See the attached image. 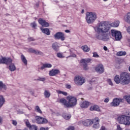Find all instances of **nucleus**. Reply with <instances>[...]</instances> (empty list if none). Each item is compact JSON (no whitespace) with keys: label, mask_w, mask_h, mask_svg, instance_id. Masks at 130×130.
<instances>
[{"label":"nucleus","mask_w":130,"mask_h":130,"mask_svg":"<svg viewBox=\"0 0 130 130\" xmlns=\"http://www.w3.org/2000/svg\"><path fill=\"white\" fill-rule=\"evenodd\" d=\"M98 34L95 35L96 39L103 41H108L110 39V35L115 38L116 41L121 39V32L119 31L111 29L109 32L110 27L108 26V23L106 21H102L95 28Z\"/></svg>","instance_id":"f257e3e1"},{"label":"nucleus","mask_w":130,"mask_h":130,"mask_svg":"<svg viewBox=\"0 0 130 130\" xmlns=\"http://www.w3.org/2000/svg\"><path fill=\"white\" fill-rule=\"evenodd\" d=\"M67 100L64 98L60 99L58 101L59 103H61L62 105H64L65 108H71L72 107H75L77 105L78 100L77 98L72 95H69L67 96Z\"/></svg>","instance_id":"f03ea898"},{"label":"nucleus","mask_w":130,"mask_h":130,"mask_svg":"<svg viewBox=\"0 0 130 130\" xmlns=\"http://www.w3.org/2000/svg\"><path fill=\"white\" fill-rule=\"evenodd\" d=\"M114 81L116 84H120V82L122 85H127L129 84L130 77L129 74L126 72H122L119 75H116L114 78Z\"/></svg>","instance_id":"7ed1b4c3"},{"label":"nucleus","mask_w":130,"mask_h":130,"mask_svg":"<svg viewBox=\"0 0 130 130\" xmlns=\"http://www.w3.org/2000/svg\"><path fill=\"white\" fill-rule=\"evenodd\" d=\"M13 59L11 58H6L1 56L0 58V63H4L5 64L9 65V69L11 72H14L16 70V67L14 63H12Z\"/></svg>","instance_id":"20e7f679"},{"label":"nucleus","mask_w":130,"mask_h":130,"mask_svg":"<svg viewBox=\"0 0 130 130\" xmlns=\"http://www.w3.org/2000/svg\"><path fill=\"white\" fill-rule=\"evenodd\" d=\"M97 18V13L95 12H87L86 13L85 19L88 24H93Z\"/></svg>","instance_id":"39448f33"},{"label":"nucleus","mask_w":130,"mask_h":130,"mask_svg":"<svg viewBox=\"0 0 130 130\" xmlns=\"http://www.w3.org/2000/svg\"><path fill=\"white\" fill-rule=\"evenodd\" d=\"M117 119L120 124L130 125V116L125 115H121L117 117Z\"/></svg>","instance_id":"423d86ee"},{"label":"nucleus","mask_w":130,"mask_h":130,"mask_svg":"<svg viewBox=\"0 0 130 130\" xmlns=\"http://www.w3.org/2000/svg\"><path fill=\"white\" fill-rule=\"evenodd\" d=\"M91 61H92V59L90 58L81 59L80 62L82 63V66L85 71L88 70V63L91 62Z\"/></svg>","instance_id":"0eeeda50"},{"label":"nucleus","mask_w":130,"mask_h":130,"mask_svg":"<svg viewBox=\"0 0 130 130\" xmlns=\"http://www.w3.org/2000/svg\"><path fill=\"white\" fill-rule=\"evenodd\" d=\"M74 82L76 85H78L79 86H82L84 83H85V78L84 77H82L81 76L76 77L74 79Z\"/></svg>","instance_id":"6e6552de"},{"label":"nucleus","mask_w":130,"mask_h":130,"mask_svg":"<svg viewBox=\"0 0 130 130\" xmlns=\"http://www.w3.org/2000/svg\"><path fill=\"white\" fill-rule=\"evenodd\" d=\"M121 101H122V99L115 98L113 100L110 105L111 107H117V106H119Z\"/></svg>","instance_id":"1a4fd4ad"},{"label":"nucleus","mask_w":130,"mask_h":130,"mask_svg":"<svg viewBox=\"0 0 130 130\" xmlns=\"http://www.w3.org/2000/svg\"><path fill=\"white\" fill-rule=\"evenodd\" d=\"M36 120L39 124H45L48 122L46 118L38 116H36Z\"/></svg>","instance_id":"9d476101"},{"label":"nucleus","mask_w":130,"mask_h":130,"mask_svg":"<svg viewBox=\"0 0 130 130\" xmlns=\"http://www.w3.org/2000/svg\"><path fill=\"white\" fill-rule=\"evenodd\" d=\"M54 38H55V39H60L61 41H63L66 39V38L64 37V34H63V32H56L54 35Z\"/></svg>","instance_id":"9b49d317"},{"label":"nucleus","mask_w":130,"mask_h":130,"mask_svg":"<svg viewBox=\"0 0 130 130\" xmlns=\"http://www.w3.org/2000/svg\"><path fill=\"white\" fill-rule=\"evenodd\" d=\"M95 71L98 74H103L105 71L104 66L102 64H99L95 67Z\"/></svg>","instance_id":"f8f14e48"},{"label":"nucleus","mask_w":130,"mask_h":130,"mask_svg":"<svg viewBox=\"0 0 130 130\" xmlns=\"http://www.w3.org/2000/svg\"><path fill=\"white\" fill-rule=\"evenodd\" d=\"M38 22H39V24L41 25L42 27H49L50 26L49 23L45 21V20L43 19V18H39Z\"/></svg>","instance_id":"ddd939ff"},{"label":"nucleus","mask_w":130,"mask_h":130,"mask_svg":"<svg viewBox=\"0 0 130 130\" xmlns=\"http://www.w3.org/2000/svg\"><path fill=\"white\" fill-rule=\"evenodd\" d=\"M60 73V71H59V70L52 69L49 71V76H50V77H53L54 76H56V75H58Z\"/></svg>","instance_id":"4468645a"},{"label":"nucleus","mask_w":130,"mask_h":130,"mask_svg":"<svg viewBox=\"0 0 130 130\" xmlns=\"http://www.w3.org/2000/svg\"><path fill=\"white\" fill-rule=\"evenodd\" d=\"M81 123H82L84 126H91V125H92V120L87 119L82 121Z\"/></svg>","instance_id":"2eb2a0df"},{"label":"nucleus","mask_w":130,"mask_h":130,"mask_svg":"<svg viewBox=\"0 0 130 130\" xmlns=\"http://www.w3.org/2000/svg\"><path fill=\"white\" fill-rule=\"evenodd\" d=\"M29 52H31V53H35V54L37 55H43V52L39 51V50H36L35 49H32V48H29L28 49Z\"/></svg>","instance_id":"dca6fc26"},{"label":"nucleus","mask_w":130,"mask_h":130,"mask_svg":"<svg viewBox=\"0 0 130 130\" xmlns=\"http://www.w3.org/2000/svg\"><path fill=\"white\" fill-rule=\"evenodd\" d=\"M52 67V65L50 63H43L42 66L38 69L39 71L40 70L41 71H43L46 68H50Z\"/></svg>","instance_id":"f3484780"},{"label":"nucleus","mask_w":130,"mask_h":130,"mask_svg":"<svg viewBox=\"0 0 130 130\" xmlns=\"http://www.w3.org/2000/svg\"><path fill=\"white\" fill-rule=\"evenodd\" d=\"M89 110H90V111H98L99 112L101 111L100 108L97 105L91 106Z\"/></svg>","instance_id":"a211bd4d"},{"label":"nucleus","mask_w":130,"mask_h":130,"mask_svg":"<svg viewBox=\"0 0 130 130\" xmlns=\"http://www.w3.org/2000/svg\"><path fill=\"white\" fill-rule=\"evenodd\" d=\"M89 105H90V102L88 101H84L81 103L80 106L81 108H84L86 109V108H88V107H89Z\"/></svg>","instance_id":"6ab92c4d"},{"label":"nucleus","mask_w":130,"mask_h":130,"mask_svg":"<svg viewBox=\"0 0 130 130\" xmlns=\"http://www.w3.org/2000/svg\"><path fill=\"white\" fill-rule=\"evenodd\" d=\"M40 29L44 34H46L48 36L50 35V30H49V29L47 28H42V27H41Z\"/></svg>","instance_id":"aec40b11"},{"label":"nucleus","mask_w":130,"mask_h":130,"mask_svg":"<svg viewBox=\"0 0 130 130\" xmlns=\"http://www.w3.org/2000/svg\"><path fill=\"white\" fill-rule=\"evenodd\" d=\"M52 47L55 51H58L59 50V46H58L57 42L53 43L52 45Z\"/></svg>","instance_id":"412c9836"},{"label":"nucleus","mask_w":130,"mask_h":130,"mask_svg":"<svg viewBox=\"0 0 130 130\" xmlns=\"http://www.w3.org/2000/svg\"><path fill=\"white\" fill-rule=\"evenodd\" d=\"M92 121V124H97V123H100V119L98 117H95L94 119H91Z\"/></svg>","instance_id":"4be33fe9"},{"label":"nucleus","mask_w":130,"mask_h":130,"mask_svg":"<svg viewBox=\"0 0 130 130\" xmlns=\"http://www.w3.org/2000/svg\"><path fill=\"white\" fill-rule=\"evenodd\" d=\"M125 21L130 25V12H128L124 18Z\"/></svg>","instance_id":"5701e85b"},{"label":"nucleus","mask_w":130,"mask_h":130,"mask_svg":"<svg viewBox=\"0 0 130 130\" xmlns=\"http://www.w3.org/2000/svg\"><path fill=\"white\" fill-rule=\"evenodd\" d=\"M21 59L22 62H23V63L25 66H27V64H28V61L27 60V59H26V57H25V56H24V55L22 54L21 55Z\"/></svg>","instance_id":"b1692460"},{"label":"nucleus","mask_w":130,"mask_h":130,"mask_svg":"<svg viewBox=\"0 0 130 130\" xmlns=\"http://www.w3.org/2000/svg\"><path fill=\"white\" fill-rule=\"evenodd\" d=\"M81 49L84 52H89L90 51V48L88 47L87 45L82 46L81 47Z\"/></svg>","instance_id":"393cba45"},{"label":"nucleus","mask_w":130,"mask_h":130,"mask_svg":"<svg viewBox=\"0 0 130 130\" xmlns=\"http://www.w3.org/2000/svg\"><path fill=\"white\" fill-rule=\"evenodd\" d=\"M119 26V21H116L110 24L111 27H118Z\"/></svg>","instance_id":"a878e982"},{"label":"nucleus","mask_w":130,"mask_h":130,"mask_svg":"<svg viewBox=\"0 0 130 130\" xmlns=\"http://www.w3.org/2000/svg\"><path fill=\"white\" fill-rule=\"evenodd\" d=\"M5 103V99L3 95H0V108L3 107Z\"/></svg>","instance_id":"bb28decb"},{"label":"nucleus","mask_w":130,"mask_h":130,"mask_svg":"<svg viewBox=\"0 0 130 130\" xmlns=\"http://www.w3.org/2000/svg\"><path fill=\"white\" fill-rule=\"evenodd\" d=\"M44 95L45 97V98H49L50 97V92L49 91V90H45Z\"/></svg>","instance_id":"cd10ccee"},{"label":"nucleus","mask_w":130,"mask_h":130,"mask_svg":"<svg viewBox=\"0 0 130 130\" xmlns=\"http://www.w3.org/2000/svg\"><path fill=\"white\" fill-rule=\"evenodd\" d=\"M117 56H122L124 55H126V52L124 51H119L116 54Z\"/></svg>","instance_id":"c85d7f7f"},{"label":"nucleus","mask_w":130,"mask_h":130,"mask_svg":"<svg viewBox=\"0 0 130 130\" xmlns=\"http://www.w3.org/2000/svg\"><path fill=\"white\" fill-rule=\"evenodd\" d=\"M3 89L6 90L7 89V86L3 83V81H0V90Z\"/></svg>","instance_id":"c756f323"},{"label":"nucleus","mask_w":130,"mask_h":130,"mask_svg":"<svg viewBox=\"0 0 130 130\" xmlns=\"http://www.w3.org/2000/svg\"><path fill=\"white\" fill-rule=\"evenodd\" d=\"M56 92L58 94H62L64 96H68V92H67L62 91L60 90H57Z\"/></svg>","instance_id":"7c9ffc66"},{"label":"nucleus","mask_w":130,"mask_h":130,"mask_svg":"<svg viewBox=\"0 0 130 130\" xmlns=\"http://www.w3.org/2000/svg\"><path fill=\"white\" fill-rule=\"evenodd\" d=\"M70 52V55L68 56V57H77V55L76 54L73 53L72 50H69Z\"/></svg>","instance_id":"2f4dec72"},{"label":"nucleus","mask_w":130,"mask_h":130,"mask_svg":"<svg viewBox=\"0 0 130 130\" xmlns=\"http://www.w3.org/2000/svg\"><path fill=\"white\" fill-rule=\"evenodd\" d=\"M35 109L37 112H38V113H40L41 114H42V111H41L40 108L38 106H36Z\"/></svg>","instance_id":"473e14b6"},{"label":"nucleus","mask_w":130,"mask_h":130,"mask_svg":"<svg viewBox=\"0 0 130 130\" xmlns=\"http://www.w3.org/2000/svg\"><path fill=\"white\" fill-rule=\"evenodd\" d=\"M30 26L34 29H36V27H37V23L35 21L30 23Z\"/></svg>","instance_id":"72a5a7b5"},{"label":"nucleus","mask_w":130,"mask_h":130,"mask_svg":"<svg viewBox=\"0 0 130 130\" xmlns=\"http://www.w3.org/2000/svg\"><path fill=\"white\" fill-rule=\"evenodd\" d=\"M57 56L59 58H63L64 57V55L62 54V53H60V52L57 53Z\"/></svg>","instance_id":"f704fd0d"},{"label":"nucleus","mask_w":130,"mask_h":130,"mask_svg":"<svg viewBox=\"0 0 130 130\" xmlns=\"http://www.w3.org/2000/svg\"><path fill=\"white\" fill-rule=\"evenodd\" d=\"M29 130H38V127L35 125H31Z\"/></svg>","instance_id":"c9c22d12"},{"label":"nucleus","mask_w":130,"mask_h":130,"mask_svg":"<svg viewBox=\"0 0 130 130\" xmlns=\"http://www.w3.org/2000/svg\"><path fill=\"white\" fill-rule=\"evenodd\" d=\"M45 80H46V79L44 77L43 78H41V77H39V79H35V81H40L41 82H44V81H45Z\"/></svg>","instance_id":"e433bc0d"},{"label":"nucleus","mask_w":130,"mask_h":130,"mask_svg":"<svg viewBox=\"0 0 130 130\" xmlns=\"http://www.w3.org/2000/svg\"><path fill=\"white\" fill-rule=\"evenodd\" d=\"M124 98L126 101H127V103H128V104H130V95H128V96L126 95L124 96Z\"/></svg>","instance_id":"4c0bfd02"},{"label":"nucleus","mask_w":130,"mask_h":130,"mask_svg":"<svg viewBox=\"0 0 130 130\" xmlns=\"http://www.w3.org/2000/svg\"><path fill=\"white\" fill-rule=\"evenodd\" d=\"M92 127L93 128H99V127H100V124H99V123H97V124H93Z\"/></svg>","instance_id":"58836bf2"},{"label":"nucleus","mask_w":130,"mask_h":130,"mask_svg":"<svg viewBox=\"0 0 130 130\" xmlns=\"http://www.w3.org/2000/svg\"><path fill=\"white\" fill-rule=\"evenodd\" d=\"M65 119H70L72 117V115H65L63 116Z\"/></svg>","instance_id":"ea45409f"},{"label":"nucleus","mask_w":130,"mask_h":130,"mask_svg":"<svg viewBox=\"0 0 130 130\" xmlns=\"http://www.w3.org/2000/svg\"><path fill=\"white\" fill-rule=\"evenodd\" d=\"M107 81L108 82L109 85H110L111 86H113V83H112V81H111V79H108Z\"/></svg>","instance_id":"a19ab883"},{"label":"nucleus","mask_w":130,"mask_h":130,"mask_svg":"<svg viewBox=\"0 0 130 130\" xmlns=\"http://www.w3.org/2000/svg\"><path fill=\"white\" fill-rule=\"evenodd\" d=\"M93 57H96V58L100 57L99 55H98V53L96 52H93Z\"/></svg>","instance_id":"79ce46f5"},{"label":"nucleus","mask_w":130,"mask_h":130,"mask_svg":"<svg viewBox=\"0 0 130 130\" xmlns=\"http://www.w3.org/2000/svg\"><path fill=\"white\" fill-rule=\"evenodd\" d=\"M66 130H75V127L73 126H70Z\"/></svg>","instance_id":"37998d69"},{"label":"nucleus","mask_w":130,"mask_h":130,"mask_svg":"<svg viewBox=\"0 0 130 130\" xmlns=\"http://www.w3.org/2000/svg\"><path fill=\"white\" fill-rule=\"evenodd\" d=\"M26 126L28 127L29 129L32 127V125L30 124V122H26Z\"/></svg>","instance_id":"c03bdc74"},{"label":"nucleus","mask_w":130,"mask_h":130,"mask_svg":"<svg viewBox=\"0 0 130 130\" xmlns=\"http://www.w3.org/2000/svg\"><path fill=\"white\" fill-rule=\"evenodd\" d=\"M28 41H35V40L34 39V37H29L28 38Z\"/></svg>","instance_id":"a18cd8bd"},{"label":"nucleus","mask_w":130,"mask_h":130,"mask_svg":"<svg viewBox=\"0 0 130 130\" xmlns=\"http://www.w3.org/2000/svg\"><path fill=\"white\" fill-rule=\"evenodd\" d=\"M65 86H66V88H67V89H71V88H72V86L68 84H66Z\"/></svg>","instance_id":"49530a36"},{"label":"nucleus","mask_w":130,"mask_h":130,"mask_svg":"<svg viewBox=\"0 0 130 130\" xmlns=\"http://www.w3.org/2000/svg\"><path fill=\"white\" fill-rule=\"evenodd\" d=\"M117 130H122V128L120 127V125L118 124L117 125Z\"/></svg>","instance_id":"de8ad7c7"},{"label":"nucleus","mask_w":130,"mask_h":130,"mask_svg":"<svg viewBox=\"0 0 130 130\" xmlns=\"http://www.w3.org/2000/svg\"><path fill=\"white\" fill-rule=\"evenodd\" d=\"M104 102H105L106 103H108V102H109V98H106L104 100Z\"/></svg>","instance_id":"09e8293b"},{"label":"nucleus","mask_w":130,"mask_h":130,"mask_svg":"<svg viewBox=\"0 0 130 130\" xmlns=\"http://www.w3.org/2000/svg\"><path fill=\"white\" fill-rule=\"evenodd\" d=\"M12 123L13 125H17V121L13 120Z\"/></svg>","instance_id":"8fccbe9b"},{"label":"nucleus","mask_w":130,"mask_h":130,"mask_svg":"<svg viewBox=\"0 0 130 130\" xmlns=\"http://www.w3.org/2000/svg\"><path fill=\"white\" fill-rule=\"evenodd\" d=\"M48 129H49L48 127L45 128V127H42L40 128V130H48Z\"/></svg>","instance_id":"3c124183"},{"label":"nucleus","mask_w":130,"mask_h":130,"mask_svg":"<svg viewBox=\"0 0 130 130\" xmlns=\"http://www.w3.org/2000/svg\"><path fill=\"white\" fill-rule=\"evenodd\" d=\"M126 30L127 32L130 35V26L127 28Z\"/></svg>","instance_id":"603ef678"},{"label":"nucleus","mask_w":130,"mask_h":130,"mask_svg":"<svg viewBox=\"0 0 130 130\" xmlns=\"http://www.w3.org/2000/svg\"><path fill=\"white\" fill-rule=\"evenodd\" d=\"M100 130H107V129H106V127H105V126H102L101 127Z\"/></svg>","instance_id":"864d4df0"},{"label":"nucleus","mask_w":130,"mask_h":130,"mask_svg":"<svg viewBox=\"0 0 130 130\" xmlns=\"http://www.w3.org/2000/svg\"><path fill=\"white\" fill-rule=\"evenodd\" d=\"M36 8H39V3L36 4Z\"/></svg>","instance_id":"5fc2aeb1"},{"label":"nucleus","mask_w":130,"mask_h":130,"mask_svg":"<svg viewBox=\"0 0 130 130\" xmlns=\"http://www.w3.org/2000/svg\"><path fill=\"white\" fill-rule=\"evenodd\" d=\"M118 61V63H119V64H120V63L122 62V60L121 59H119Z\"/></svg>","instance_id":"6e6d98bb"},{"label":"nucleus","mask_w":130,"mask_h":130,"mask_svg":"<svg viewBox=\"0 0 130 130\" xmlns=\"http://www.w3.org/2000/svg\"><path fill=\"white\" fill-rule=\"evenodd\" d=\"M0 123H3V118L0 116Z\"/></svg>","instance_id":"4d7b16f0"},{"label":"nucleus","mask_w":130,"mask_h":130,"mask_svg":"<svg viewBox=\"0 0 130 130\" xmlns=\"http://www.w3.org/2000/svg\"><path fill=\"white\" fill-rule=\"evenodd\" d=\"M65 32H66V33H71V31H70V30H69V29L66 30H65Z\"/></svg>","instance_id":"13d9d810"},{"label":"nucleus","mask_w":130,"mask_h":130,"mask_svg":"<svg viewBox=\"0 0 130 130\" xmlns=\"http://www.w3.org/2000/svg\"><path fill=\"white\" fill-rule=\"evenodd\" d=\"M104 50H105V51H107V47L104 46Z\"/></svg>","instance_id":"bf43d9fd"},{"label":"nucleus","mask_w":130,"mask_h":130,"mask_svg":"<svg viewBox=\"0 0 130 130\" xmlns=\"http://www.w3.org/2000/svg\"><path fill=\"white\" fill-rule=\"evenodd\" d=\"M84 13H85V10L82 9V11H81V13L82 14H84Z\"/></svg>","instance_id":"052dcab7"},{"label":"nucleus","mask_w":130,"mask_h":130,"mask_svg":"<svg viewBox=\"0 0 130 130\" xmlns=\"http://www.w3.org/2000/svg\"><path fill=\"white\" fill-rule=\"evenodd\" d=\"M30 93H31V94H32V95H34V92L33 91H29Z\"/></svg>","instance_id":"680f3d73"},{"label":"nucleus","mask_w":130,"mask_h":130,"mask_svg":"<svg viewBox=\"0 0 130 130\" xmlns=\"http://www.w3.org/2000/svg\"><path fill=\"white\" fill-rule=\"evenodd\" d=\"M128 71H129V72H130V66L128 68Z\"/></svg>","instance_id":"e2e57ef3"},{"label":"nucleus","mask_w":130,"mask_h":130,"mask_svg":"<svg viewBox=\"0 0 130 130\" xmlns=\"http://www.w3.org/2000/svg\"><path fill=\"white\" fill-rule=\"evenodd\" d=\"M104 2H107V1H108V0H103Z\"/></svg>","instance_id":"0e129e2a"},{"label":"nucleus","mask_w":130,"mask_h":130,"mask_svg":"<svg viewBox=\"0 0 130 130\" xmlns=\"http://www.w3.org/2000/svg\"><path fill=\"white\" fill-rule=\"evenodd\" d=\"M125 130H130V129H125Z\"/></svg>","instance_id":"69168bd1"},{"label":"nucleus","mask_w":130,"mask_h":130,"mask_svg":"<svg viewBox=\"0 0 130 130\" xmlns=\"http://www.w3.org/2000/svg\"><path fill=\"white\" fill-rule=\"evenodd\" d=\"M7 1H8V0H4V1H5V2H7Z\"/></svg>","instance_id":"338daca9"},{"label":"nucleus","mask_w":130,"mask_h":130,"mask_svg":"<svg viewBox=\"0 0 130 130\" xmlns=\"http://www.w3.org/2000/svg\"><path fill=\"white\" fill-rule=\"evenodd\" d=\"M35 19H36V20L37 18H35Z\"/></svg>","instance_id":"774afa93"}]
</instances>
